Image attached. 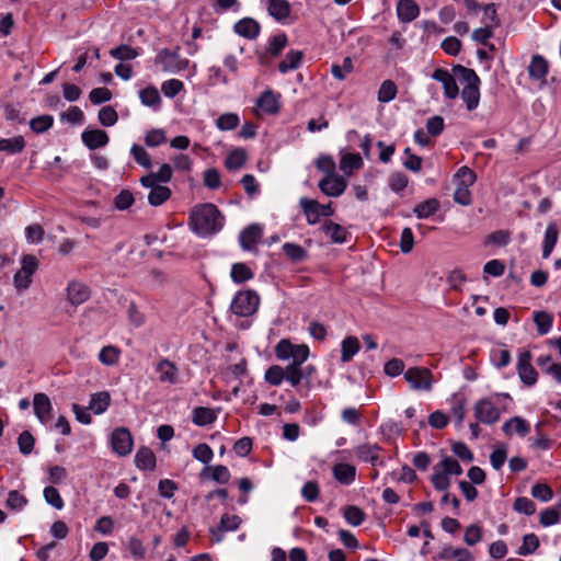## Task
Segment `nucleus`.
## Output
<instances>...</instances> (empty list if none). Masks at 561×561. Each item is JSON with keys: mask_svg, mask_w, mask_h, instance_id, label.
Instances as JSON below:
<instances>
[{"mask_svg": "<svg viewBox=\"0 0 561 561\" xmlns=\"http://www.w3.org/2000/svg\"><path fill=\"white\" fill-rule=\"evenodd\" d=\"M276 357L280 360H290L286 367L278 365L271 366L265 373V380L273 386L279 385L283 380L298 386L312 383L311 375L314 368L310 365L304 367L309 356V347L306 344H293L289 340L283 339L275 346Z\"/></svg>", "mask_w": 561, "mask_h": 561, "instance_id": "f257e3e1", "label": "nucleus"}, {"mask_svg": "<svg viewBox=\"0 0 561 561\" xmlns=\"http://www.w3.org/2000/svg\"><path fill=\"white\" fill-rule=\"evenodd\" d=\"M190 225L197 234L211 236L222 228L224 216L216 205L201 204L191 210Z\"/></svg>", "mask_w": 561, "mask_h": 561, "instance_id": "f03ea898", "label": "nucleus"}, {"mask_svg": "<svg viewBox=\"0 0 561 561\" xmlns=\"http://www.w3.org/2000/svg\"><path fill=\"white\" fill-rule=\"evenodd\" d=\"M259 305L260 297L254 290H242L234 296L231 311L239 317H249L256 312Z\"/></svg>", "mask_w": 561, "mask_h": 561, "instance_id": "7ed1b4c3", "label": "nucleus"}, {"mask_svg": "<svg viewBox=\"0 0 561 561\" xmlns=\"http://www.w3.org/2000/svg\"><path fill=\"white\" fill-rule=\"evenodd\" d=\"M38 267V260L32 255L26 254L22 257V266L15 273L13 282L18 289H27L32 283V275Z\"/></svg>", "mask_w": 561, "mask_h": 561, "instance_id": "20e7f679", "label": "nucleus"}, {"mask_svg": "<svg viewBox=\"0 0 561 561\" xmlns=\"http://www.w3.org/2000/svg\"><path fill=\"white\" fill-rule=\"evenodd\" d=\"M497 402L493 399H481L474 405V416L484 424H493L500 419Z\"/></svg>", "mask_w": 561, "mask_h": 561, "instance_id": "39448f33", "label": "nucleus"}, {"mask_svg": "<svg viewBox=\"0 0 561 561\" xmlns=\"http://www.w3.org/2000/svg\"><path fill=\"white\" fill-rule=\"evenodd\" d=\"M113 450L119 456L128 455L133 449V437L126 427H118L111 436Z\"/></svg>", "mask_w": 561, "mask_h": 561, "instance_id": "423d86ee", "label": "nucleus"}, {"mask_svg": "<svg viewBox=\"0 0 561 561\" xmlns=\"http://www.w3.org/2000/svg\"><path fill=\"white\" fill-rule=\"evenodd\" d=\"M318 186L324 195L337 197L346 190L347 181L343 176L334 174L321 179Z\"/></svg>", "mask_w": 561, "mask_h": 561, "instance_id": "0eeeda50", "label": "nucleus"}, {"mask_svg": "<svg viewBox=\"0 0 561 561\" xmlns=\"http://www.w3.org/2000/svg\"><path fill=\"white\" fill-rule=\"evenodd\" d=\"M531 354L528 351H525L519 354L517 362V370L520 377V380L528 386L534 385L537 381V371L531 365Z\"/></svg>", "mask_w": 561, "mask_h": 561, "instance_id": "6e6552de", "label": "nucleus"}, {"mask_svg": "<svg viewBox=\"0 0 561 561\" xmlns=\"http://www.w3.org/2000/svg\"><path fill=\"white\" fill-rule=\"evenodd\" d=\"M404 380L410 386H431L435 381L426 367H410L404 371Z\"/></svg>", "mask_w": 561, "mask_h": 561, "instance_id": "1a4fd4ad", "label": "nucleus"}, {"mask_svg": "<svg viewBox=\"0 0 561 561\" xmlns=\"http://www.w3.org/2000/svg\"><path fill=\"white\" fill-rule=\"evenodd\" d=\"M240 524L241 518L238 515L224 514L220 518L219 526L210 529L211 541L220 542L222 540V531L236 530Z\"/></svg>", "mask_w": 561, "mask_h": 561, "instance_id": "9d476101", "label": "nucleus"}, {"mask_svg": "<svg viewBox=\"0 0 561 561\" xmlns=\"http://www.w3.org/2000/svg\"><path fill=\"white\" fill-rule=\"evenodd\" d=\"M432 78L443 84L445 95L448 99H456L458 96L459 89L456 80L447 70L438 68L433 72Z\"/></svg>", "mask_w": 561, "mask_h": 561, "instance_id": "9b49d317", "label": "nucleus"}, {"mask_svg": "<svg viewBox=\"0 0 561 561\" xmlns=\"http://www.w3.org/2000/svg\"><path fill=\"white\" fill-rule=\"evenodd\" d=\"M90 288L80 282L72 280L67 287V297L72 306H79L90 298Z\"/></svg>", "mask_w": 561, "mask_h": 561, "instance_id": "f8f14e48", "label": "nucleus"}, {"mask_svg": "<svg viewBox=\"0 0 561 561\" xmlns=\"http://www.w3.org/2000/svg\"><path fill=\"white\" fill-rule=\"evenodd\" d=\"M81 139L90 150H94L107 145L108 135L103 129H87L82 133Z\"/></svg>", "mask_w": 561, "mask_h": 561, "instance_id": "ddd939ff", "label": "nucleus"}, {"mask_svg": "<svg viewBox=\"0 0 561 561\" xmlns=\"http://www.w3.org/2000/svg\"><path fill=\"white\" fill-rule=\"evenodd\" d=\"M398 19L403 23L412 22L420 14V8L414 0H399L397 4Z\"/></svg>", "mask_w": 561, "mask_h": 561, "instance_id": "4468645a", "label": "nucleus"}, {"mask_svg": "<svg viewBox=\"0 0 561 561\" xmlns=\"http://www.w3.org/2000/svg\"><path fill=\"white\" fill-rule=\"evenodd\" d=\"M157 373L159 374V381L163 383L178 382L179 369L174 363L169 359H161L157 365Z\"/></svg>", "mask_w": 561, "mask_h": 561, "instance_id": "2eb2a0df", "label": "nucleus"}, {"mask_svg": "<svg viewBox=\"0 0 561 561\" xmlns=\"http://www.w3.org/2000/svg\"><path fill=\"white\" fill-rule=\"evenodd\" d=\"M380 449V446L377 444L366 443L357 446L354 451L358 459L370 462L373 466H377L378 463H382L381 461L379 462Z\"/></svg>", "mask_w": 561, "mask_h": 561, "instance_id": "dca6fc26", "label": "nucleus"}, {"mask_svg": "<svg viewBox=\"0 0 561 561\" xmlns=\"http://www.w3.org/2000/svg\"><path fill=\"white\" fill-rule=\"evenodd\" d=\"M234 31L240 36L253 39L260 33V24L251 18H244L236 23Z\"/></svg>", "mask_w": 561, "mask_h": 561, "instance_id": "f3484780", "label": "nucleus"}, {"mask_svg": "<svg viewBox=\"0 0 561 561\" xmlns=\"http://www.w3.org/2000/svg\"><path fill=\"white\" fill-rule=\"evenodd\" d=\"M502 430L507 436L514 433L526 436L530 432V426L524 419L514 416L503 424Z\"/></svg>", "mask_w": 561, "mask_h": 561, "instance_id": "a211bd4d", "label": "nucleus"}, {"mask_svg": "<svg viewBox=\"0 0 561 561\" xmlns=\"http://www.w3.org/2000/svg\"><path fill=\"white\" fill-rule=\"evenodd\" d=\"M33 405L36 416L42 422H46L50 417L51 403L45 393L35 394Z\"/></svg>", "mask_w": 561, "mask_h": 561, "instance_id": "6ab92c4d", "label": "nucleus"}, {"mask_svg": "<svg viewBox=\"0 0 561 561\" xmlns=\"http://www.w3.org/2000/svg\"><path fill=\"white\" fill-rule=\"evenodd\" d=\"M299 205L309 225H316L319 222L321 215L318 209V201L302 197L299 201Z\"/></svg>", "mask_w": 561, "mask_h": 561, "instance_id": "aec40b11", "label": "nucleus"}, {"mask_svg": "<svg viewBox=\"0 0 561 561\" xmlns=\"http://www.w3.org/2000/svg\"><path fill=\"white\" fill-rule=\"evenodd\" d=\"M334 478L342 484H351L356 477V468L350 463H336L333 467Z\"/></svg>", "mask_w": 561, "mask_h": 561, "instance_id": "412c9836", "label": "nucleus"}, {"mask_svg": "<svg viewBox=\"0 0 561 561\" xmlns=\"http://www.w3.org/2000/svg\"><path fill=\"white\" fill-rule=\"evenodd\" d=\"M135 463L141 470H153L156 468V456L150 448L141 447L136 453Z\"/></svg>", "mask_w": 561, "mask_h": 561, "instance_id": "4be33fe9", "label": "nucleus"}, {"mask_svg": "<svg viewBox=\"0 0 561 561\" xmlns=\"http://www.w3.org/2000/svg\"><path fill=\"white\" fill-rule=\"evenodd\" d=\"M321 230L329 236L334 243H344L346 241V229L336 222L331 220L325 221L321 227Z\"/></svg>", "mask_w": 561, "mask_h": 561, "instance_id": "5701e85b", "label": "nucleus"}, {"mask_svg": "<svg viewBox=\"0 0 561 561\" xmlns=\"http://www.w3.org/2000/svg\"><path fill=\"white\" fill-rule=\"evenodd\" d=\"M290 4L287 0H268L267 11L277 21H283L290 14Z\"/></svg>", "mask_w": 561, "mask_h": 561, "instance_id": "b1692460", "label": "nucleus"}, {"mask_svg": "<svg viewBox=\"0 0 561 561\" xmlns=\"http://www.w3.org/2000/svg\"><path fill=\"white\" fill-rule=\"evenodd\" d=\"M262 234V229L259 225H251L247 227L240 234V244L244 250H251L257 242Z\"/></svg>", "mask_w": 561, "mask_h": 561, "instance_id": "393cba45", "label": "nucleus"}, {"mask_svg": "<svg viewBox=\"0 0 561 561\" xmlns=\"http://www.w3.org/2000/svg\"><path fill=\"white\" fill-rule=\"evenodd\" d=\"M480 84L465 85L461 91V98L466 103L468 111H473L478 107L480 101Z\"/></svg>", "mask_w": 561, "mask_h": 561, "instance_id": "a878e982", "label": "nucleus"}, {"mask_svg": "<svg viewBox=\"0 0 561 561\" xmlns=\"http://www.w3.org/2000/svg\"><path fill=\"white\" fill-rule=\"evenodd\" d=\"M216 416V410L205 407H197L193 410L192 421L197 426H205L214 423Z\"/></svg>", "mask_w": 561, "mask_h": 561, "instance_id": "bb28decb", "label": "nucleus"}, {"mask_svg": "<svg viewBox=\"0 0 561 561\" xmlns=\"http://www.w3.org/2000/svg\"><path fill=\"white\" fill-rule=\"evenodd\" d=\"M256 105L268 114H276L279 111L278 99L270 90L261 94V96L256 101Z\"/></svg>", "mask_w": 561, "mask_h": 561, "instance_id": "cd10ccee", "label": "nucleus"}, {"mask_svg": "<svg viewBox=\"0 0 561 561\" xmlns=\"http://www.w3.org/2000/svg\"><path fill=\"white\" fill-rule=\"evenodd\" d=\"M439 559H455L456 561H473L471 552L465 548H453L451 546L445 547L440 553Z\"/></svg>", "mask_w": 561, "mask_h": 561, "instance_id": "c85d7f7f", "label": "nucleus"}, {"mask_svg": "<svg viewBox=\"0 0 561 561\" xmlns=\"http://www.w3.org/2000/svg\"><path fill=\"white\" fill-rule=\"evenodd\" d=\"M529 76L535 80H540L546 77L548 73V62L547 60L539 56L535 55L528 66Z\"/></svg>", "mask_w": 561, "mask_h": 561, "instance_id": "c756f323", "label": "nucleus"}, {"mask_svg": "<svg viewBox=\"0 0 561 561\" xmlns=\"http://www.w3.org/2000/svg\"><path fill=\"white\" fill-rule=\"evenodd\" d=\"M248 159L247 151L242 148H236L227 156L225 160V167L228 170L241 169Z\"/></svg>", "mask_w": 561, "mask_h": 561, "instance_id": "7c9ffc66", "label": "nucleus"}, {"mask_svg": "<svg viewBox=\"0 0 561 561\" xmlns=\"http://www.w3.org/2000/svg\"><path fill=\"white\" fill-rule=\"evenodd\" d=\"M111 402L110 393L106 391H100L91 397V401L89 404L90 410L95 414H101L106 411Z\"/></svg>", "mask_w": 561, "mask_h": 561, "instance_id": "2f4dec72", "label": "nucleus"}, {"mask_svg": "<svg viewBox=\"0 0 561 561\" xmlns=\"http://www.w3.org/2000/svg\"><path fill=\"white\" fill-rule=\"evenodd\" d=\"M559 230L556 222H550L546 229L545 233V242L542 249V256L547 259L552 252L557 240H558Z\"/></svg>", "mask_w": 561, "mask_h": 561, "instance_id": "473e14b6", "label": "nucleus"}, {"mask_svg": "<svg viewBox=\"0 0 561 561\" xmlns=\"http://www.w3.org/2000/svg\"><path fill=\"white\" fill-rule=\"evenodd\" d=\"M439 201L436 198H428L417 204L413 211L417 218H427L439 209Z\"/></svg>", "mask_w": 561, "mask_h": 561, "instance_id": "72a5a7b5", "label": "nucleus"}, {"mask_svg": "<svg viewBox=\"0 0 561 561\" xmlns=\"http://www.w3.org/2000/svg\"><path fill=\"white\" fill-rule=\"evenodd\" d=\"M304 53L301 50H290L287 53L285 59L279 62L278 70L282 73L288 70L297 69L302 60Z\"/></svg>", "mask_w": 561, "mask_h": 561, "instance_id": "f704fd0d", "label": "nucleus"}, {"mask_svg": "<svg viewBox=\"0 0 561 561\" xmlns=\"http://www.w3.org/2000/svg\"><path fill=\"white\" fill-rule=\"evenodd\" d=\"M363 167V159L358 153H346L340 161V169L351 174L354 170H358Z\"/></svg>", "mask_w": 561, "mask_h": 561, "instance_id": "c9c22d12", "label": "nucleus"}, {"mask_svg": "<svg viewBox=\"0 0 561 561\" xmlns=\"http://www.w3.org/2000/svg\"><path fill=\"white\" fill-rule=\"evenodd\" d=\"M359 351V342L355 336H347L341 345V359L346 363Z\"/></svg>", "mask_w": 561, "mask_h": 561, "instance_id": "e433bc0d", "label": "nucleus"}, {"mask_svg": "<svg viewBox=\"0 0 561 561\" xmlns=\"http://www.w3.org/2000/svg\"><path fill=\"white\" fill-rule=\"evenodd\" d=\"M171 190L168 186L158 185L152 187L148 195V202L152 206H160L171 197Z\"/></svg>", "mask_w": 561, "mask_h": 561, "instance_id": "4c0bfd02", "label": "nucleus"}, {"mask_svg": "<svg viewBox=\"0 0 561 561\" xmlns=\"http://www.w3.org/2000/svg\"><path fill=\"white\" fill-rule=\"evenodd\" d=\"M25 147V141L22 136H16L14 138H2L0 139V151H5L8 153H18L21 152Z\"/></svg>", "mask_w": 561, "mask_h": 561, "instance_id": "58836bf2", "label": "nucleus"}, {"mask_svg": "<svg viewBox=\"0 0 561 561\" xmlns=\"http://www.w3.org/2000/svg\"><path fill=\"white\" fill-rule=\"evenodd\" d=\"M553 321L552 314L546 312V311H536L534 312V322L537 325V332L540 335H545L549 332L551 329Z\"/></svg>", "mask_w": 561, "mask_h": 561, "instance_id": "ea45409f", "label": "nucleus"}, {"mask_svg": "<svg viewBox=\"0 0 561 561\" xmlns=\"http://www.w3.org/2000/svg\"><path fill=\"white\" fill-rule=\"evenodd\" d=\"M453 71L455 72L456 76L459 77V79L462 82L466 83V85L480 84L481 83L480 78L478 77L476 71L470 69V68H467V67L461 66V65H457V66H455L453 68Z\"/></svg>", "mask_w": 561, "mask_h": 561, "instance_id": "a19ab883", "label": "nucleus"}, {"mask_svg": "<svg viewBox=\"0 0 561 561\" xmlns=\"http://www.w3.org/2000/svg\"><path fill=\"white\" fill-rule=\"evenodd\" d=\"M283 251L288 256V259L293 262H302L307 259V251L296 243H284Z\"/></svg>", "mask_w": 561, "mask_h": 561, "instance_id": "79ce46f5", "label": "nucleus"}, {"mask_svg": "<svg viewBox=\"0 0 561 561\" xmlns=\"http://www.w3.org/2000/svg\"><path fill=\"white\" fill-rule=\"evenodd\" d=\"M253 277L251 268L243 263H236L231 267V278L233 282L240 284Z\"/></svg>", "mask_w": 561, "mask_h": 561, "instance_id": "37998d69", "label": "nucleus"}, {"mask_svg": "<svg viewBox=\"0 0 561 561\" xmlns=\"http://www.w3.org/2000/svg\"><path fill=\"white\" fill-rule=\"evenodd\" d=\"M397 85L392 80H385L378 91V101L387 103L392 101L397 95Z\"/></svg>", "mask_w": 561, "mask_h": 561, "instance_id": "c03bdc74", "label": "nucleus"}, {"mask_svg": "<svg viewBox=\"0 0 561 561\" xmlns=\"http://www.w3.org/2000/svg\"><path fill=\"white\" fill-rule=\"evenodd\" d=\"M53 123H54L53 116L42 115V116H37L35 118H32L30 122V127L34 133L41 134V133H45L46 130H48L53 126Z\"/></svg>", "mask_w": 561, "mask_h": 561, "instance_id": "a18cd8bd", "label": "nucleus"}, {"mask_svg": "<svg viewBox=\"0 0 561 561\" xmlns=\"http://www.w3.org/2000/svg\"><path fill=\"white\" fill-rule=\"evenodd\" d=\"M507 458V446L500 444L490 455V462L495 470H500Z\"/></svg>", "mask_w": 561, "mask_h": 561, "instance_id": "49530a36", "label": "nucleus"}, {"mask_svg": "<svg viewBox=\"0 0 561 561\" xmlns=\"http://www.w3.org/2000/svg\"><path fill=\"white\" fill-rule=\"evenodd\" d=\"M344 518L352 526H358L364 522L365 513L359 507L350 505L344 510Z\"/></svg>", "mask_w": 561, "mask_h": 561, "instance_id": "de8ad7c7", "label": "nucleus"}, {"mask_svg": "<svg viewBox=\"0 0 561 561\" xmlns=\"http://www.w3.org/2000/svg\"><path fill=\"white\" fill-rule=\"evenodd\" d=\"M121 351L113 345L104 346L100 354L99 359L105 365H114L117 363Z\"/></svg>", "mask_w": 561, "mask_h": 561, "instance_id": "09e8293b", "label": "nucleus"}, {"mask_svg": "<svg viewBox=\"0 0 561 561\" xmlns=\"http://www.w3.org/2000/svg\"><path fill=\"white\" fill-rule=\"evenodd\" d=\"M110 55L118 60H130L138 56V51L135 48L123 44L113 48L110 51Z\"/></svg>", "mask_w": 561, "mask_h": 561, "instance_id": "8fccbe9b", "label": "nucleus"}, {"mask_svg": "<svg viewBox=\"0 0 561 561\" xmlns=\"http://www.w3.org/2000/svg\"><path fill=\"white\" fill-rule=\"evenodd\" d=\"M203 183L209 190H217L221 185L220 173L217 169L210 168L203 173Z\"/></svg>", "mask_w": 561, "mask_h": 561, "instance_id": "3c124183", "label": "nucleus"}, {"mask_svg": "<svg viewBox=\"0 0 561 561\" xmlns=\"http://www.w3.org/2000/svg\"><path fill=\"white\" fill-rule=\"evenodd\" d=\"M539 547V539L535 534L525 535L523 545L518 548V554L527 556L535 552Z\"/></svg>", "mask_w": 561, "mask_h": 561, "instance_id": "603ef678", "label": "nucleus"}, {"mask_svg": "<svg viewBox=\"0 0 561 561\" xmlns=\"http://www.w3.org/2000/svg\"><path fill=\"white\" fill-rule=\"evenodd\" d=\"M118 119L117 112L111 105L103 106L99 112V121L105 127L113 126Z\"/></svg>", "mask_w": 561, "mask_h": 561, "instance_id": "864d4df0", "label": "nucleus"}, {"mask_svg": "<svg viewBox=\"0 0 561 561\" xmlns=\"http://www.w3.org/2000/svg\"><path fill=\"white\" fill-rule=\"evenodd\" d=\"M139 98L142 104L147 106L158 105L161 101L158 90L153 87H148L140 90Z\"/></svg>", "mask_w": 561, "mask_h": 561, "instance_id": "5fc2aeb1", "label": "nucleus"}, {"mask_svg": "<svg viewBox=\"0 0 561 561\" xmlns=\"http://www.w3.org/2000/svg\"><path fill=\"white\" fill-rule=\"evenodd\" d=\"M216 125L220 130H231L239 125V117L233 113L222 114L217 118Z\"/></svg>", "mask_w": 561, "mask_h": 561, "instance_id": "6e6d98bb", "label": "nucleus"}, {"mask_svg": "<svg viewBox=\"0 0 561 561\" xmlns=\"http://www.w3.org/2000/svg\"><path fill=\"white\" fill-rule=\"evenodd\" d=\"M511 239V233L507 230H496L489 236H486L484 240V244H495L499 247L506 245Z\"/></svg>", "mask_w": 561, "mask_h": 561, "instance_id": "4d7b16f0", "label": "nucleus"}, {"mask_svg": "<svg viewBox=\"0 0 561 561\" xmlns=\"http://www.w3.org/2000/svg\"><path fill=\"white\" fill-rule=\"evenodd\" d=\"M404 362L400 358H391L383 365V373L389 377H397L404 371Z\"/></svg>", "mask_w": 561, "mask_h": 561, "instance_id": "13d9d810", "label": "nucleus"}, {"mask_svg": "<svg viewBox=\"0 0 561 561\" xmlns=\"http://www.w3.org/2000/svg\"><path fill=\"white\" fill-rule=\"evenodd\" d=\"M286 45H287V36H286V34L282 33V34L273 36L270 39L267 50L272 56L277 57V56H279V54L282 53V50L285 48Z\"/></svg>", "mask_w": 561, "mask_h": 561, "instance_id": "bf43d9fd", "label": "nucleus"}, {"mask_svg": "<svg viewBox=\"0 0 561 561\" xmlns=\"http://www.w3.org/2000/svg\"><path fill=\"white\" fill-rule=\"evenodd\" d=\"M130 153L135 161L144 168H151L152 161L149 153L139 145H133Z\"/></svg>", "mask_w": 561, "mask_h": 561, "instance_id": "052dcab7", "label": "nucleus"}, {"mask_svg": "<svg viewBox=\"0 0 561 561\" xmlns=\"http://www.w3.org/2000/svg\"><path fill=\"white\" fill-rule=\"evenodd\" d=\"M135 202L134 195L129 190H122L114 198V205L118 210L128 209Z\"/></svg>", "mask_w": 561, "mask_h": 561, "instance_id": "680f3d73", "label": "nucleus"}, {"mask_svg": "<svg viewBox=\"0 0 561 561\" xmlns=\"http://www.w3.org/2000/svg\"><path fill=\"white\" fill-rule=\"evenodd\" d=\"M35 439L28 431H24L18 438L19 450L23 455H30L33 451Z\"/></svg>", "mask_w": 561, "mask_h": 561, "instance_id": "e2e57ef3", "label": "nucleus"}, {"mask_svg": "<svg viewBox=\"0 0 561 561\" xmlns=\"http://www.w3.org/2000/svg\"><path fill=\"white\" fill-rule=\"evenodd\" d=\"M44 497L45 501L55 508L61 510L64 507V501L56 488L46 486L44 489Z\"/></svg>", "mask_w": 561, "mask_h": 561, "instance_id": "0e129e2a", "label": "nucleus"}, {"mask_svg": "<svg viewBox=\"0 0 561 561\" xmlns=\"http://www.w3.org/2000/svg\"><path fill=\"white\" fill-rule=\"evenodd\" d=\"M445 127L444 118L439 115H435L427 119L426 129L427 134L432 137L439 136Z\"/></svg>", "mask_w": 561, "mask_h": 561, "instance_id": "69168bd1", "label": "nucleus"}, {"mask_svg": "<svg viewBox=\"0 0 561 561\" xmlns=\"http://www.w3.org/2000/svg\"><path fill=\"white\" fill-rule=\"evenodd\" d=\"M560 512L556 507H550L540 513L539 522L542 526H552L560 520Z\"/></svg>", "mask_w": 561, "mask_h": 561, "instance_id": "338daca9", "label": "nucleus"}, {"mask_svg": "<svg viewBox=\"0 0 561 561\" xmlns=\"http://www.w3.org/2000/svg\"><path fill=\"white\" fill-rule=\"evenodd\" d=\"M514 510L525 515H533L536 512L535 503L528 497H517L513 505Z\"/></svg>", "mask_w": 561, "mask_h": 561, "instance_id": "774afa93", "label": "nucleus"}]
</instances>
